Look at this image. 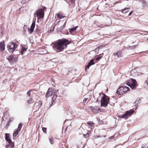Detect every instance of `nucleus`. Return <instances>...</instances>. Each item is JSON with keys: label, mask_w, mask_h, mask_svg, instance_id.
Returning a JSON list of instances; mask_svg holds the SVG:
<instances>
[{"label": "nucleus", "mask_w": 148, "mask_h": 148, "mask_svg": "<svg viewBox=\"0 0 148 148\" xmlns=\"http://www.w3.org/2000/svg\"><path fill=\"white\" fill-rule=\"evenodd\" d=\"M70 43L69 41L66 39H59L53 43V48L57 52H59L66 48L67 45Z\"/></svg>", "instance_id": "nucleus-1"}, {"label": "nucleus", "mask_w": 148, "mask_h": 148, "mask_svg": "<svg viewBox=\"0 0 148 148\" xmlns=\"http://www.w3.org/2000/svg\"><path fill=\"white\" fill-rule=\"evenodd\" d=\"M103 96L101 99V107H106L108 103L109 98L105 94H103Z\"/></svg>", "instance_id": "nucleus-2"}, {"label": "nucleus", "mask_w": 148, "mask_h": 148, "mask_svg": "<svg viewBox=\"0 0 148 148\" xmlns=\"http://www.w3.org/2000/svg\"><path fill=\"white\" fill-rule=\"evenodd\" d=\"M136 81L134 79H130L127 82L126 84L129 86L132 89L136 88Z\"/></svg>", "instance_id": "nucleus-3"}, {"label": "nucleus", "mask_w": 148, "mask_h": 148, "mask_svg": "<svg viewBox=\"0 0 148 148\" xmlns=\"http://www.w3.org/2000/svg\"><path fill=\"white\" fill-rule=\"evenodd\" d=\"M34 14L36 16L38 19H41L44 16V10L42 8L38 9Z\"/></svg>", "instance_id": "nucleus-4"}, {"label": "nucleus", "mask_w": 148, "mask_h": 148, "mask_svg": "<svg viewBox=\"0 0 148 148\" xmlns=\"http://www.w3.org/2000/svg\"><path fill=\"white\" fill-rule=\"evenodd\" d=\"M134 112V110L133 109H131L126 111L124 114L120 115V117L121 118L127 119L128 117L131 116Z\"/></svg>", "instance_id": "nucleus-5"}, {"label": "nucleus", "mask_w": 148, "mask_h": 148, "mask_svg": "<svg viewBox=\"0 0 148 148\" xmlns=\"http://www.w3.org/2000/svg\"><path fill=\"white\" fill-rule=\"evenodd\" d=\"M16 45L13 42H10L7 45L8 50L9 52H12L16 48Z\"/></svg>", "instance_id": "nucleus-6"}, {"label": "nucleus", "mask_w": 148, "mask_h": 148, "mask_svg": "<svg viewBox=\"0 0 148 148\" xmlns=\"http://www.w3.org/2000/svg\"><path fill=\"white\" fill-rule=\"evenodd\" d=\"M5 139L9 143V145H8L6 147L7 148L8 147L12 148L14 147V143L12 142L10 138L9 137L8 135V134L6 133L5 135Z\"/></svg>", "instance_id": "nucleus-7"}, {"label": "nucleus", "mask_w": 148, "mask_h": 148, "mask_svg": "<svg viewBox=\"0 0 148 148\" xmlns=\"http://www.w3.org/2000/svg\"><path fill=\"white\" fill-rule=\"evenodd\" d=\"M57 90H55L54 89L49 88L46 94V96L47 97H48L52 95H55V94L57 92Z\"/></svg>", "instance_id": "nucleus-8"}, {"label": "nucleus", "mask_w": 148, "mask_h": 148, "mask_svg": "<svg viewBox=\"0 0 148 148\" xmlns=\"http://www.w3.org/2000/svg\"><path fill=\"white\" fill-rule=\"evenodd\" d=\"M8 60L10 63L13 62H16L17 60V59L16 58H14L12 55H10L7 58Z\"/></svg>", "instance_id": "nucleus-9"}, {"label": "nucleus", "mask_w": 148, "mask_h": 148, "mask_svg": "<svg viewBox=\"0 0 148 148\" xmlns=\"http://www.w3.org/2000/svg\"><path fill=\"white\" fill-rule=\"evenodd\" d=\"M35 25V22H33L30 28L28 29V31L30 34H32L34 31V29Z\"/></svg>", "instance_id": "nucleus-10"}, {"label": "nucleus", "mask_w": 148, "mask_h": 148, "mask_svg": "<svg viewBox=\"0 0 148 148\" xmlns=\"http://www.w3.org/2000/svg\"><path fill=\"white\" fill-rule=\"evenodd\" d=\"M122 89H123V86H121L119 88L117 89V91L116 92V93L119 95L124 94V93Z\"/></svg>", "instance_id": "nucleus-11"}, {"label": "nucleus", "mask_w": 148, "mask_h": 148, "mask_svg": "<svg viewBox=\"0 0 148 148\" xmlns=\"http://www.w3.org/2000/svg\"><path fill=\"white\" fill-rule=\"evenodd\" d=\"M91 109L94 113H97L99 112V109L98 108L97 106H91L90 107Z\"/></svg>", "instance_id": "nucleus-12"}, {"label": "nucleus", "mask_w": 148, "mask_h": 148, "mask_svg": "<svg viewBox=\"0 0 148 148\" xmlns=\"http://www.w3.org/2000/svg\"><path fill=\"white\" fill-rule=\"evenodd\" d=\"M5 48V44L4 42H0V50L3 51Z\"/></svg>", "instance_id": "nucleus-13"}, {"label": "nucleus", "mask_w": 148, "mask_h": 148, "mask_svg": "<svg viewBox=\"0 0 148 148\" xmlns=\"http://www.w3.org/2000/svg\"><path fill=\"white\" fill-rule=\"evenodd\" d=\"M77 27L78 26H76L75 27L69 29V32L72 34H75V32Z\"/></svg>", "instance_id": "nucleus-14"}, {"label": "nucleus", "mask_w": 148, "mask_h": 148, "mask_svg": "<svg viewBox=\"0 0 148 148\" xmlns=\"http://www.w3.org/2000/svg\"><path fill=\"white\" fill-rule=\"evenodd\" d=\"M94 64L95 63L94 62L93 59H92L89 61L88 64L85 67V68H86V67L88 69L90 66Z\"/></svg>", "instance_id": "nucleus-15"}, {"label": "nucleus", "mask_w": 148, "mask_h": 148, "mask_svg": "<svg viewBox=\"0 0 148 148\" xmlns=\"http://www.w3.org/2000/svg\"><path fill=\"white\" fill-rule=\"evenodd\" d=\"M113 55L115 56H116L118 58L121 56V53L120 51H117L116 52L114 53Z\"/></svg>", "instance_id": "nucleus-16"}, {"label": "nucleus", "mask_w": 148, "mask_h": 148, "mask_svg": "<svg viewBox=\"0 0 148 148\" xmlns=\"http://www.w3.org/2000/svg\"><path fill=\"white\" fill-rule=\"evenodd\" d=\"M123 86V89H122L123 90L124 93L125 92H127L129 90H130V88L128 87H127L126 86Z\"/></svg>", "instance_id": "nucleus-17"}, {"label": "nucleus", "mask_w": 148, "mask_h": 148, "mask_svg": "<svg viewBox=\"0 0 148 148\" xmlns=\"http://www.w3.org/2000/svg\"><path fill=\"white\" fill-rule=\"evenodd\" d=\"M140 99L139 98H138L137 99L135 102H134V105L136 106L140 102Z\"/></svg>", "instance_id": "nucleus-18"}, {"label": "nucleus", "mask_w": 148, "mask_h": 148, "mask_svg": "<svg viewBox=\"0 0 148 148\" xmlns=\"http://www.w3.org/2000/svg\"><path fill=\"white\" fill-rule=\"evenodd\" d=\"M27 50V48L25 47H23L21 51V53L22 55H23L24 53H25Z\"/></svg>", "instance_id": "nucleus-19"}, {"label": "nucleus", "mask_w": 148, "mask_h": 148, "mask_svg": "<svg viewBox=\"0 0 148 148\" xmlns=\"http://www.w3.org/2000/svg\"><path fill=\"white\" fill-rule=\"evenodd\" d=\"M57 17L59 18H62L65 17V16L61 14H58L57 15Z\"/></svg>", "instance_id": "nucleus-20"}, {"label": "nucleus", "mask_w": 148, "mask_h": 148, "mask_svg": "<svg viewBox=\"0 0 148 148\" xmlns=\"http://www.w3.org/2000/svg\"><path fill=\"white\" fill-rule=\"evenodd\" d=\"M20 131L18 130H16L14 133L13 134V137H16L17 135H18V132H20Z\"/></svg>", "instance_id": "nucleus-21"}, {"label": "nucleus", "mask_w": 148, "mask_h": 148, "mask_svg": "<svg viewBox=\"0 0 148 148\" xmlns=\"http://www.w3.org/2000/svg\"><path fill=\"white\" fill-rule=\"evenodd\" d=\"M147 5V2L145 1H143L142 3V6L143 8L146 7Z\"/></svg>", "instance_id": "nucleus-22"}, {"label": "nucleus", "mask_w": 148, "mask_h": 148, "mask_svg": "<svg viewBox=\"0 0 148 148\" xmlns=\"http://www.w3.org/2000/svg\"><path fill=\"white\" fill-rule=\"evenodd\" d=\"M128 8H125L122 10V12L123 13H126L128 11Z\"/></svg>", "instance_id": "nucleus-23"}, {"label": "nucleus", "mask_w": 148, "mask_h": 148, "mask_svg": "<svg viewBox=\"0 0 148 148\" xmlns=\"http://www.w3.org/2000/svg\"><path fill=\"white\" fill-rule=\"evenodd\" d=\"M49 140L51 144L53 145V143L54 138L52 137H51L49 138Z\"/></svg>", "instance_id": "nucleus-24"}, {"label": "nucleus", "mask_w": 148, "mask_h": 148, "mask_svg": "<svg viewBox=\"0 0 148 148\" xmlns=\"http://www.w3.org/2000/svg\"><path fill=\"white\" fill-rule=\"evenodd\" d=\"M32 90H31L28 91L27 93V95L28 97H30L31 96V94H32Z\"/></svg>", "instance_id": "nucleus-25"}, {"label": "nucleus", "mask_w": 148, "mask_h": 148, "mask_svg": "<svg viewBox=\"0 0 148 148\" xmlns=\"http://www.w3.org/2000/svg\"><path fill=\"white\" fill-rule=\"evenodd\" d=\"M22 123H19L18 124V128L17 129V130H18L20 131V130L22 128Z\"/></svg>", "instance_id": "nucleus-26"}, {"label": "nucleus", "mask_w": 148, "mask_h": 148, "mask_svg": "<svg viewBox=\"0 0 148 148\" xmlns=\"http://www.w3.org/2000/svg\"><path fill=\"white\" fill-rule=\"evenodd\" d=\"M27 103H31L33 102V99L32 98H30L27 100Z\"/></svg>", "instance_id": "nucleus-27"}, {"label": "nucleus", "mask_w": 148, "mask_h": 148, "mask_svg": "<svg viewBox=\"0 0 148 148\" xmlns=\"http://www.w3.org/2000/svg\"><path fill=\"white\" fill-rule=\"evenodd\" d=\"M84 130V129L82 128H79L78 131L79 134H82V131Z\"/></svg>", "instance_id": "nucleus-28"}, {"label": "nucleus", "mask_w": 148, "mask_h": 148, "mask_svg": "<svg viewBox=\"0 0 148 148\" xmlns=\"http://www.w3.org/2000/svg\"><path fill=\"white\" fill-rule=\"evenodd\" d=\"M3 31L2 28L1 27H0V37L2 36Z\"/></svg>", "instance_id": "nucleus-29"}, {"label": "nucleus", "mask_w": 148, "mask_h": 148, "mask_svg": "<svg viewBox=\"0 0 148 148\" xmlns=\"http://www.w3.org/2000/svg\"><path fill=\"white\" fill-rule=\"evenodd\" d=\"M88 124L93 127L94 126V124L92 121L88 122Z\"/></svg>", "instance_id": "nucleus-30"}, {"label": "nucleus", "mask_w": 148, "mask_h": 148, "mask_svg": "<svg viewBox=\"0 0 148 148\" xmlns=\"http://www.w3.org/2000/svg\"><path fill=\"white\" fill-rule=\"evenodd\" d=\"M102 56H99L97 57L96 59V61H99V60L102 57Z\"/></svg>", "instance_id": "nucleus-31"}, {"label": "nucleus", "mask_w": 148, "mask_h": 148, "mask_svg": "<svg viewBox=\"0 0 148 148\" xmlns=\"http://www.w3.org/2000/svg\"><path fill=\"white\" fill-rule=\"evenodd\" d=\"M42 130L44 132L46 133L47 130V128L43 127L42 128Z\"/></svg>", "instance_id": "nucleus-32"}, {"label": "nucleus", "mask_w": 148, "mask_h": 148, "mask_svg": "<svg viewBox=\"0 0 148 148\" xmlns=\"http://www.w3.org/2000/svg\"><path fill=\"white\" fill-rule=\"evenodd\" d=\"M56 96H55V95H54L52 97V101H54L56 99Z\"/></svg>", "instance_id": "nucleus-33"}, {"label": "nucleus", "mask_w": 148, "mask_h": 148, "mask_svg": "<svg viewBox=\"0 0 148 148\" xmlns=\"http://www.w3.org/2000/svg\"><path fill=\"white\" fill-rule=\"evenodd\" d=\"M88 132H89V131H88L87 133V134H83L84 136L85 137L87 138L88 136H89V134H88Z\"/></svg>", "instance_id": "nucleus-34"}, {"label": "nucleus", "mask_w": 148, "mask_h": 148, "mask_svg": "<svg viewBox=\"0 0 148 148\" xmlns=\"http://www.w3.org/2000/svg\"><path fill=\"white\" fill-rule=\"evenodd\" d=\"M114 136H111L110 137H109L108 138L110 140V139H113L114 138Z\"/></svg>", "instance_id": "nucleus-35"}, {"label": "nucleus", "mask_w": 148, "mask_h": 148, "mask_svg": "<svg viewBox=\"0 0 148 148\" xmlns=\"http://www.w3.org/2000/svg\"><path fill=\"white\" fill-rule=\"evenodd\" d=\"M87 98H84L83 101V103H85L87 101Z\"/></svg>", "instance_id": "nucleus-36"}, {"label": "nucleus", "mask_w": 148, "mask_h": 148, "mask_svg": "<svg viewBox=\"0 0 148 148\" xmlns=\"http://www.w3.org/2000/svg\"><path fill=\"white\" fill-rule=\"evenodd\" d=\"M35 31L38 33H39V29H38L37 28H36V29L35 30Z\"/></svg>", "instance_id": "nucleus-37"}, {"label": "nucleus", "mask_w": 148, "mask_h": 148, "mask_svg": "<svg viewBox=\"0 0 148 148\" xmlns=\"http://www.w3.org/2000/svg\"><path fill=\"white\" fill-rule=\"evenodd\" d=\"M13 120V118H11L10 119H9V121L10 122H11Z\"/></svg>", "instance_id": "nucleus-38"}, {"label": "nucleus", "mask_w": 148, "mask_h": 148, "mask_svg": "<svg viewBox=\"0 0 148 148\" xmlns=\"http://www.w3.org/2000/svg\"><path fill=\"white\" fill-rule=\"evenodd\" d=\"M132 11L129 13L128 15L129 16L130 15L132 14Z\"/></svg>", "instance_id": "nucleus-39"}, {"label": "nucleus", "mask_w": 148, "mask_h": 148, "mask_svg": "<svg viewBox=\"0 0 148 148\" xmlns=\"http://www.w3.org/2000/svg\"><path fill=\"white\" fill-rule=\"evenodd\" d=\"M71 2L72 3H74V0H71Z\"/></svg>", "instance_id": "nucleus-40"}, {"label": "nucleus", "mask_w": 148, "mask_h": 148, "mask_svg": "<svg viewBox=\"0 0 148 148\" xmlns=\"http://www.w3.org/2000/svg\"><path fill=\"white\" fill-rule=\"evenodd\" d=\"M98 48H95V49H94V51H96V50H97Z\"/></svg>", "instance_id": "nucleus-41"}, {"label": "nucleus", "mask_w": 148, "mask_h": 148, "mask_svg": "<svg viewBox=\"0 0 148 148\" xmlns=\"http://www.w3.org/2000/svg\"><path fill=\"white\" fill-rule=\"evenodd\" d=\"M147 40H148V38H147Z\"/></svg>", "instance_id": "nucleus-42"}, {"label": "nucleus", "mask_w": 148, "mask_h": 148, "mask_svg": "<svg viewBox=\"0 0 148 148\" xmlns=\"http://www.w3.org/2000/svg\"><path fill=\"white\" fill-rule=\"evenodd\" d=\"M44 8H46L45 7Z\"/></svg>", "instance_id": "nucleus-43"}, {"label": "nucleus", "mask_w": 148, "mask_h": 148, "mask_svg": "<svg viewBox=\"0 0 148 148\" xmlns=\"http://www.w3.org/2000/svg\"><path fill=\"white\" fill-rule=\"evenodd\" d=\"M100 46H99L98 48H99Z\"/></svg>", "instance_id": "nucleus-44"}]
</instances>
